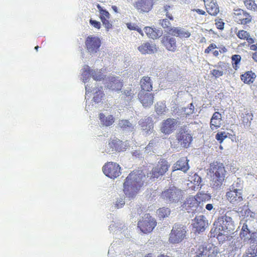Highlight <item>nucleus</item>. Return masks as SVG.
Segmentation results:
<instances>
[{
    "label": "nucleus",
    "instance_id": "nucleus-1",
    "mask_svg": "<svg viewBox=\"0 0 257 257\" xmlns=\"http://www.w3.org/2000/svg\"><path fill=\"white\" fill-rule=\"evenodd\" d=\"M214 225V228L211 229V233H213L214 236H216L218 240H230L232 238L235 224L228 212L218 217Z\"/></svg>",
    "mask_w": 257,
    "mask_h": 257
},
{
    "label": "nucleus",
    "instance_id": "nucleus-2",
    "mask_svg": "<svg viewBox=\"0 0 257 257\" xmlns=\"http://www.w3.org/2000/svg\"><path fill=\"white\" fill-rule=\"evenodd\" d=\"M145 175L142 170H135L129 174L123 183V192L128 197H133L144 186Z\"/></svg>",
    "mask_w": 257,
    "mask_h": 257
},
{
    "label": "nucleus",
    "instance_id": "nucleus-3",
    "mask_svg": "<svg viewBox=\"0 0 257 257\" xmlns=\"http://www.w3.org/2000/svg\"><path fill=\"white\" fill-rule=\"evenodd\" d=\"M211 198L210 194L199 192L195 196L186 198L182 207L188 213L200 212L203 208V203L209 201Z\"/></svg>",
    "mask_w": 257,
    "mask_h": 257
},
{
    "label": "nucleus",
    "instance_id": "nucleus-4",
    "mask_svg": "<svg viewBox=\"0 0 257 257\" xmlns=\"http://www.w3.org/2000/svg\"><path fill=\"white\" fill-rule=\"evenodd\" d=\"M209 172L211 175L212 188L217 189L223 184L225 180L226 171L222 163L213 162L210 164Z\"/></svg>",
    "mask_w": 257,
    "mask_h": 257
},
{
    "label": "nucleus",
    "instance_id": "nucleus-5",
    "mask_svg": "<svg viewBox=\"0 0 257 257\" xmlns=\"http://www.w3.org/2000/svg\"><path fill=\"white\" fill-rule=\"evenodd\" d=\"M161 197L167 203H176L183 198V192L180 189L173 186L165 189L161 194Z\"/></svg>",
    "mask_w": 257,
    "mask_h": 257
},
{
    "label": "nucleus",
    "instance_id": "nucleus-6",
    "mask_svg": "<svg viewBox=\"0 0 257 257\" xmlns=\"http://www.w3.org/2000/svg\"><path fill=\"white\" fill-rule=\"evenodd\" d=\"M157 224L156 219L150 214H145L138 222V227L145 234L153 231Z\"/></svg>",
    "mask_w": 257,
    "mask_h": 257
},
{
    "label": "nucleus",
    "instance_id": "nucleus-7",
    "mask_svg": "<svg viewBox=\"0 0 257 257\" xmlns=\"http://www.w3.org/2000/svg\"><path fill=\"white\" fill-rule=\"evenodd\" d=\"M186 227L182 224L176 223L169 235V241L171 243H178L186 238Z\"/></svg>",
    "mask_w": 257,
    "mask_h": 257
},
{
    "label": "nucleus",
    "instance_id": "nucleus-8",
    "mask_svg": "<svg viewBox=\"0 0 257 257\" xmlns=\"http://www.w3.org/2000/svg\"><path fill=\"white\" fill-rule=\"evenodd\" d=\"M170 164L165 159H161L157 165L153 168L150 173L151 178L155 179L163 176L167 172Z\"/></svg>",
    "mask_w": 257,
    "mask_h": 257
},
{
    "label": "nucleus",
    "instance_id": "nucleus-9",
    "mask_svg": "<svg viewBox=\"0 0 257 257\" xmlns=\"http://www.w3.org/2000/svg\"><path fill=\"white\" fill-rule=\"evenodd\" d=\"M120 169L121 168L118 164L112 162H107L102 167V171L105 175L113 179L120 175Z\"/></svg>",
    "mask_w": 257,
    "mask_h": 257
},
{
    "label": "nucleus",
    "instance_id": "nucleus-10",
    "mask_svg": "<svg viewBox=\"0 0 257 257\" xmlns=\"http://www.w3.org/2000/svg\"><path fill=\"white\" fill-rule=\"evenodd\" d=\"M225 196L226 199L233 205H239L243 200L241 190L234 188L232 186L228 189Z\"/></svg>",
    "mask_w": 257,
    "mask_h": 257
},
{
    "label": "nucleus",
    "instance_id": "nucleus-11",
    "mask_svg": "<svg viewBox=\"0 0 257 257\" xmlns=\"http://www.w3.org/2000/svg\"><path fill=\"white\" fill-rule=\"evenodd\" d=\"M85 45L89 53L94 54L99 51L101 41L98 37L90 35L86 38Z\"/></svg>",
    "mask_w": 257,
    "mask_h": 257
},
{
    "label": "nucleus",
    "instance_id": "nucleus-12",
    "mask_svg": "<svg viewBox=\"0 0 257 257\" xmlns=\"http://www.w3.org/2000/svg\"><path fill=\"white\" fill-rule=\"evenodd\" d=\"M176 140L180 146L184 148H188L192 141V135L186 129H181L176 135Z\"/></svg>",
    "mask_w": 257,
    "mask_h": 257
},
{
    "label": "nucleus",
    "instance_id": "nucleus-13",
    "mask_svg": "<svg viewBox=\"0 0 257 257\" xmlns=\"http://www.w3.org/2000/svg\"><path fill=\"white\" fill-rule=\"evenodd\" d=\"M233 19L237 24L245 25L251 22L252 17L246 11L238 9L234 12Z\"/></svg>",
    "mask_w": 257,
    "mask_h": 257
},
{
    "label": "nucleus",
    "instance_id": "nucleus-14",
    "mask_svg": "<svg viewBox=\"0 0 257 257\" xmlns=\"http://www.w3.org/2000/svg\"><path fill=\"white\" fill-rule=\"evenodd\" d=\"M255 234V232L250 231L247 224L244 223L239 233V237L244 244L251 243H253L255 240L254 238Z\"/></svg>",
    "mask_w": 257,
    "mask_h": 257
},
{
    "label": "nucleus",
    "instance_id": "nucleus-15",
    "mask_svg": "<svg viewBox=\"0 0 257 257\" xmlns=\"http://www.w3.org/2000/svg\"><path fill=\"white\" fill-rule=\"evenodd\" d=\"M177 123V120L175 118H167L162 122L160 130L165 135H170L175 130Z\"/></svg>",
    "mask_w": 257,
    "mask_h": 257
},
{
    "label": "nucleus",
    "instance_id": "nucleus-16",
    "mask_svg": "<svg viewBox=\"0 0 257 257\" xmlns=\"http://www.w3.org/2000/svg\"><path fill=\"white\" fill-rule=\"evenodd\" d=\"M82 75L85 80H87L89 75H91L94 80L96 81L103 79L104 76L100 71L91 70L87 65L85 66L83 68Z\"/></svg>",
    "mask_w": 257,
    "mask_h": 257
},
{
    "label": "nucleus",
    "instance_id": "nucleus-17",
    "mask_svg": "<svg viewBox=\"0 0 257 257\" xmlns=\"http://www.w3.org/2000/svg\"><path fill=\"white\" fill-rule=\"evenodd\" d=\"M154 4V0H138L135 7L141 13H148L152 10Z\"/></svg>",
    "mask_w": 257,
    "mask_h": 257
},
{
    "label": "nucleus",
    "instance_id": "nucleus-18",
    "mask_svg": "<svg viewBox=\"0 0 257 257\" xmlns=\"http://www.w3.org/2000/svg\"><path fill=\"white\" fill-rule=\"evenodd\" d=\"M138 97L143 105L145 107L151 106L154 102V95L147 91H140Z\"/></svg>",
    "mask_w": 257,
    "mask_h": 257
},
{
    "label": "nucleus",
    "instance_id": "nucleus-19",
    "mask_svg": "<svg viewBox=\"0 0 257 257\" xmlns=\"http://www.w3.org/2000/svg\"><path fill=\"white\" fill-rule=\"evenodd\" d=\"M207 224V221L205 220V217L203 215L196 216L192 223L195 231L197 232L204 231Z\"/></svg>",
    "mask_w": 257,
    "mask_h": 257
},
{
    "label": "nucleus",
    "instance_id": "nucleus-20",
    "mask_svg": "<svg viewBox=\"0 0 257 257\" xmlns=\"http://www.w3.org/2000/svg\"><path fill=\"white\" fill-rule=\"evenodd\" d=\"M161 43L168 51L175 52L177 50L176 39L169 36L165 35L161 39Z\"/></svg>",
    "mask_w": 257,
    "mask_h": 257
},
{
    "label": "nucleus",
    "instance_id": "nucleus-21",
    "mask_svg": "<svg viewBox=\"0 0 257 257\" xmlns=\"http://www.w3.org/2000/svg\"><path fill=\"white\" fill-rule=\"evenodd\" d=\"M217 69H213L210 74L215 78L222 76L226 72L229 71V66L228 64L223 62H219L216 65Z\"/></svg>",
    "mask_w": 257,
    "mask_h": 257
},
{
    "label": "nucleus",
    "instance_id": "nucleus-22",
    "mask_svg": "<svg viewBox=\"0 0 257 257\" xmlns=\"http://www.w3.org/2000/svg\"><path fill=\"white\" fill-rule=\"evenodd\" d=\"M139 124L146 133L150 134L152 133L154 128V123L152 117L149 116L141 119L139 121Z\"/></svg>",
    "mask_w": 257,
    "mask_h": 257
},
{
    "label": "nucleus",
    "instance_id": "nucleus-23",
    "mask_svg": "<svg viewBox=\"0 0 257 257\" xmlns=\"http://www.w3.org/2000/svg\"><path fill=\"white\" fill-rule=\"evenodd\" d=\"M107 149L109 152L122 151L123 149L122 142L117 138H111L109 140Z\"/></svg>",
    "mask_w": 257,
    "mask_h": 257
},
{
    "label": "nucleus",
    "instance_id": "nucleus-24",
    "mask_svg": "<svg viewBox=\"0 0 257 257\" xmlns=\"http://www.w3.org/2000/svg\"><path fill=\"white\" fill-rule=\"evenodd\" d=\"M222 125V116L218 111L215 112L210 119V127L212 131L219 128Z\"/></svg>",
    "mask_w": 257,
    "mask_h": 257
},
{
    "label": "nucleus",
    "instance_id": "nucleus-25",
    "mask_svg": "<svg viewBox=\"0 0 257 257\" xmlns=\"http://www.w3.org/2000/svg\"><path fill=\"white\" fill-rule=\"evenodd\" d=\"M188 161L186 158H181L174 164L173 171L181 170L184 172H187L189 168Z\"/></svg>",
    "mask_w": 257,
    "mask_h": 257
},
{
    "label": "nucleus",
    "instance_id": "nucleus-26",
    "mask_svg": "<svg viewBox=\"0 0 257 257\" xmlns=\"http://www.w3.org/2000/svg\"><path fill=\"white\" fill-rule=\"evenodd\" d=\"M138 49L142 54H152L157 50L155 45L149 42L144 43L138 47Z\"/></svg>",
    "mask_w": 257,
    "mask_h": 257
},
{
    "label": "nucleus",
    "instance_id": "nucleus-27",
    "mask_svg": "<svg viewBox=\"0 0 257 257\" xmlns=\"http://www.w3.org/2000/svg\"><path fill=\"white\" fill-rule=\"evenodd\" d=\"M122 86V82L115 77H111L107 84V87L112 91H119L121 89Z\"/></svg>",
    "mask_w": 257,
    "mask_h": 257
},
{
    "label": "nucleus",
    "instance_id": "nucleus-28",
    "mask_svg": "<svg viewBox=\"0 0 257 257\" xmlns=\"http://www.w3.org/2000/svg\"><path fill=\"white\" fill-rule=\"evenodd\" d=\"M207 12L210 15L215 16L219 12V9L216 2L212 0L205 5Z\"/></svg>",
    "mask_w": 257,
    "mask_h": 257
},
{
    "label": "nucleus",
    "instance_id": "nucleus-29",
    "mask_svg": "<svg viewBox=\"0 0 257 257\" xmlns=\"http://www.w3.org/2000/svg\"><path fill=\"white\" fill-rule=\"evenodd\" d=\"M141 91L150 92L152 90L153 84L151 78L144 76L140 81Z\"/></svg>",
    "mask_w": 257,
    "mask_h": 257
},
{
    "label": "nucleus",
    "instance_id": "nucleus-30",
    "mask_svg": "<svg viewBox=\"0 0 257 257\" xmlns=\"http://www.w3.org/2000/svg\"><path fill=\"white\" fill-rule=\"evenodd\" d=\"M256 78L255 73L252 71H248L240 75L241 80L246 84H250L252 83Z\"/></svg>",
    "mask_w": 257,
    "mask_h": 257
},
{
    "label": "nucleus",
    "instance_id": "nucleus-31",
    "mask_svg": "<svg viewBox=\"0 0 257 257\" xmlns=\"http://www.w3.org/2000/svg\"><path fill=\"white\" fill-rule=\"evenodd\" d=\"M236 34L239 39L244 40H245L248 45L254 43V39L251 38L249 33L245 30H239Z\"/></svg>",
    "mask_w": 257,
    "mask_h": 257
},
{
    "label": "nucleus",
    "instance_id": "nucleus-32",
    "mask_svg": "<svg viewBox=\"0 0 257 257\" xmlns=\"http://www.w3.org/2000/svg\"><path fill=\"white\" fill-rule=\"evenodd\" d=\"M99 117L101 123L103 126H109L114 122V118L112 115L106 116L103 113H100Z\"/></svg>",
    "mask_w": 257,
    "mask_h": 257
},
{
    "label": "nucleus",
    "instance_id": "nucleus-33",
    "mask_svg": "<svg viewBox=\"0 0 257 257\" xmlns=\"http://www.w3.org/2000/svg\"><path fill=\"white\" fill-rule=\"evenodd\" d=\"M145 32L147 36L153 39H156L159 37V31L156 29L150 27H145Z\"/></svg>",
    "mask_w": 257,
    "mask_h": 257
},
{
    "label": "nucleus",
    "instance_id": "nucleus-34",
    "mask_svg": "<svg viewBox=\"0 0 257 257\" xmlns=\"http://www.w3.org/2000/svg\"><path fill=\"white\" fill-rule=\"evenodd\" d=\"M207 257H216L218 254V248L217 246L212 244H208L206 245Z\"/></svg>",
    "mask_w": 257,
    "mask_h": 257
},
{
    "label": "nucleus",
    "instance_id": "nucleus-35",
    "mask_svg": "<svg viewBox=\"0 0 257 257\" xmlns=\"http://www.w3.org/2000/svg\"><path fill=\"white\" fill-rule=\"evenodd\" d=\"M244 257H257V242L246 249Z\"/></svg>",
    "mask_w": 257,
    "mask_h": 257
},
{
    "label": "nucleus",
    "instance_id": "nucleus-36",
    "mask_svg": "<svg viewBox=\"0 0 257 257\" xmlns=\"http://www.w3.org/2000/svg\"><path fill=\"white\" fill-rule=\"evenodd\" d=\"M206 246L199 245L196 246L194 257H207Z\"/></svg>",
    "mask_w": 257,
    "mask_h": 257
},
{
    "label": "nucleus",
    "instance_id": "nucleus-37",
    "mask_svg": "<svg viewBox=\"0 0 257 257\" xmlns=\"http://www.w3.org/2000/svg\"><path fill=\"white\" fill-rule=\"evenodd\" d=\"M165 104L162 102H157L155 106V111L159 115H161L167 111Z\"/></svg>",
    "mask_w": 257,
    "mask_h": 257
},
{
    "label": "nucleus",
    "instance_id": "nucleus-38",
    "mask_svg": "<svg viewBox=\"0 0 257 257\" xmlns=\"http://www.w3.org/2000/svg\"><path fill=\"white\" fill-rule=\"evenodd\" d=\"M118 126L122 130L132 131L134 127L132 124L126 119H121L119 121Z\"/></svg>",
    "mask_w": 257,
    "mask_h": 257
},
{
    "label": "nucleus",
    "instance_id": "nucleus-39",
    "mask_svg": "<svg viewBox=\"0 0 257 257\" xmlns=\"http://www.w3.org/2000/svg\"><path fill=\"white\" fill-rule=\"evenodd\" d=\"M243 4L247 10L257 11V5L254 0H243Z\"/></svg>",
    "mask_w": 257,
    "mask_h": 257
},
{
    "label": "nucleus",
    "instance_id": "nucleus-40",
    "mask_svg": "<svg viewBox=\"0 0 257 257\" xmlns=\"http://www.w3.org/2000/svg\"><path fill=\"white\" fill-rule=\"evenodd\" d=\"M170 214V210L168 208L162 207L157 210V214L160 219L168 217Z\"/></svg>",
    "mask_w": 257,
    "mask_h": 257
},
{
    "label": "nucleus",
    "instance_id": "nucleus-41",
    "mask_svg": "<svg viewBox=\"0 0 257 257\" xmlns=\"http://www.w3.org/2000/svg\"><path fill=\"white\" fill-rule=\"evenodd\" d=\"M231 63L233 68L235 70L239 68V65L241 61V56L239 55L235 54L231 56Z\"/></svg>",
    "mask_w": 257,
    "mask_h": 257
},
{
    "label": "nucleus",
    "instance_id": "nucleus-42",
    "mask_svg": "<svg viewBox=\"0 0 257 257\" xmlns=\"http://www.w3.org/2000/svg\"><path fill=\"white\" fill-rule=\"evenodd\" d=\"M97 8L99 10L100 14V19L101 20H103L107 19H110V14L106 10H104L98 4L97 5Z\"/></svg>",
    "mask_w": 257,
    "mask_h": 257
},
{
    "label": "nucleus",
    "instance_id": "nucleus-43",
    "mask_svg": "<svg viewBox=\"0 0 257 257\" xmlns=\"http://www.w3.org/2000/svg\"><path fill=\"white\" fill-rule=\"evenodd\" d=\"M103 95L104 93L103 91L100 89H98V90L94 93L93 98V101L96 103H98L101 101Z\"/></svg>",
    "mask_w": 257,
    "mask_h": 257
},
{
    "label": "nucleus",
    "instance_id": "nucleus-44",
    "mask_svg": "<svg viewBox=\"0 0 257 257\" xmlns=\"http://www.w3.org/2000/svg\"><path fill=\"white\" fill-rule=\"evenodd\" d=\"M227 134L225 132H218L215 135L216 140L221 144L227 138Z\"/></svg>",
    "mask_w": 257,
    "mask_h": 257
},
{
    "label": "nucleus",
    "instance_id": "nucleus-45",
    "mask_svg": "<svg viewBox=\"0 0 257 257\" xmlns=\"http://www.w3.org/2000/svg\"><path fill=\"white\" fill-rule=\"evenodd\" d=\"M191 36V33L188 31H185L184 29L179 27L178 36L181 38H188Z\"/></svg>",
    "mask_w": 257,
    "mask_h": 257
},
{
    "label": "nucleus",
    "instance_id": "nucleus-46",
    "mask_svg": "<svg viewBox=\"0 0 257 257\" xmlns=\"http://www.w3.org/2000/svg\"><path fill=\"white\" fill-rule=\"evenodd\" d=\"M224 23L221 19H218L215 20V25L216 27L220 30H222L224 27Z\"/></svg>",
    "mask_w": 257,
    "mask_h": 257
},
{
    "label": "nucleus",
    "instance_id": "nucleus-47",
    "mask_svg": "<svg viewBox=\"0 0 257 257\" xmlns=\"http://www.w3.org/2000/svg\"><path fill=\"white\" fill-rule=\"evenodd\" d=\"M179 27H170L167 32L172 36H178Z\"/></svg>",
    "mask_w": 257,
    "mask_h": 257
},
{
    "label": "nucleus",
    "instance_id": "nucleus-48",
    "mask_svg": "<svg viewBox=\"0 0 257 257\" xmlns=\"http://www.w3.org/2000/svg\"><path fill=\"white\" fill-rule=\"evenodd\" d=\"M124 94L125 96V98H127V99L129 100L132 99L134 95L133 91L131 88L124 90Z\"/></svg>",
    "mask_w": 257,
    "mask_h": 257
},
{
    "label": "nucleus",
    "instance_id": "nucleus-49",
    "mask_svg": "<svg viewBox=\"0 0 257 257\" xmlns=\"http://www.w3.org/2000/svg\"><path fill=\"white\" fill-rule=\"evenodd\" d=\"M160 24L164 29L167 30V31L171 27L170 22L167 19H163L161 20Z\"/></svg>",
    "mask_w": 257,
    "mask_h": 257
},
{
    "label": "nucleus",
    "instance_id": "nucleus-50",
    "mask_svg": "<svg viewBox=\"0 0 257 257\" xmlns=\"http://www.w3.org/2000/svg\"><path fill=\"white\" fill-rule=\"evenodd\" d=\"M109 20V19H107L101 21L103 25L106 28L107 31H108L109 30L111 29L112 27V24L110 23Z\"/></svg>",
    "mask_w": 257,
    "mask_h": 257
},
{
    "label": "nucleus",
    "instance_id": "nucleus-51",
    "mask_svg": "<svg viewBox=\"0 0 257 257\" xmlns=\"http://www.w3.org/2000/svg\"><path fill=\"white\" fill-rule=\"evenodd\" d=\"M189 109V111L187 112V113H185V114L186 115V117L188 116V115H189L190 114H192L194 113V105L193 104V103H190L188 106V108H184V111H186V109Z\"/></svg>",
    "mask_w": 257,
    "mask_h": 257
},
{
    "label": "nucleus",
    "instance_id": "nucleus-52",
    "mask_svg": "<svg viewBox=\"0 0 257 257\" xmlns=\"http://www.w3.org/2000/svg\"><path fill=\"white\" fill-rule=\"evenodd\" d=\"M89 23L94 28L99 29L101 27V24L99 22L90 19L89 20Z\"/></svg>",
    "mask_w": 257,
    "mask_h": 257
},
{
    "label": "nucleus",
    "instance_id": "nucleus-53",
    "mask_svg": "<svg viewBox=\"0 0 257 257\" xmlns=\"http://www.w3.org/2000/svg\"><path fill=\"white\" fill-rule=\"evenodd\" d=\"M126 25L128 29L130 30L136 31L139 27L135 23H127Z\"/></svg>",
    "mask_w": 257,
    "mask_h": 257
},
{
    "label": "nucleus",
    "instance_id": "nucleus-54",
    "mask_svg": "<svg viewBox=\"0 0 257 257\" xmlns=\"http://www.w3.org/2000/svg\"><path fill=\"white\" fill-rule=\"evenodd\" d=\"M193 178H194V184H195V185L199 186L201 182V178H200V177L197 174H194L193 176Z\"/></svg>",
    "mask_w": 257,
    "mask_h": 257
},
{
    "label": "nucleus",
    "instance_id": "nucleus-55",
    "mask_svg": "<svg viewBox=\"0 0 257 257\" xmlns=\"http://www.w3.org/2000/svg\"><path fill=\"white\" fill-rule=\"evenodd\" d=\"M252 114L248 113V114H246L245 115H244V116L243 117V121L245 123H247L248 121V122L250 123L252 119Z\"/></svg>",
    "mask_w": 257,
    "mask_h": 257
},
{
    "label": "nucleus",
    "instance_id": "nucleus-56",
    "mask_svg": "<svg viewBox=\"0 0 257 257\" xmlns=\"http://www.w3.org/2000/svg\"><path fill=\"white\" fill-rule=\"evenodd\" d=\"M216 48V45L214 43H212L210 45H209V46L206 49H205L204 53L205 54H208L211 50Z\"/></svg>",
    "mask_w": 257,
    "mask_h": 257
},
{
    "label": "nucleus",
    "instance_id": "nucleus-57",
    "mask_svg": "<svg viewBox=\"0 0 257 257\" xmlns=\"http://www.w3.org/2000/svg\"><path fill=\"white\" fill-rule=\"evenodd\" d=\"M192 11H193L194 12H196L197 14H198L199 15H206V12L204 10H202L201 9H193Z\"/></svg>",
    "mask_w": 257,
    "mask_h": 257
},
{
    "label": "nucleus",
    "instance_id": "nucleus-58",
    "mask_svg": "<svg viewBox=\"0 0 257 257\" xmlns=\"http://www.w3.org/2000/svg\"><path fill=\"white\" fill-rule=\"evenodd\" d=\"M248 47L250 50L254 51L255 52L257 51V43L254 44L253 43V44L248 45Z\"/></svg>",
    "mask_w": 257,
    "mask_h": 257
},
{
    "label": "nucleus",
    "instance_id": "nucleus-59",
    "mask_svg": "<svg viewBox=\"0 0 257 257\" xmlns=\"http://www.w3.org/2000/svg\"><path fill=\"white\" fill-rule=\"evenodd\" d=\"M251 57L254 61L257 62V51L252 53Z\"/></svg>",
    "mask_w": 257,
    "mask_h": 257
},
{
    "label": "nucleus",
    "instance_id": "nucleus-60",
    "mask_svg": "<svg viewBox=\"0 0 257 257\" xmlns=\"http://www.w3.org/2000/svg\"><path fill=\"white\" fill-rule=\"evenodd\" d=\"M205 208L208 211H211L213 208V206L212 204H207L205 206Z\"/></svg>",
    "mask_w": 257,
    "mask_h": 257
},
{
    "label": "nucleus",
    "instance_id": "nucleus-61",
    "mask_svg": "<svg viewBox=\"0 0 257 257\" xmlns=\"http://www.w3.org/2000/svg\"><path fill=\"white\" fill-rule=\"evenodd\" d=\"M166 16L171 20H173V16L170 14L168 12H167L166 14Z\"/></svg>",
    "mask_w": 257,
    "mask_h": 257
},
{
    "label": "nucleus",
    "instance_id": "nucleus-62",
    "mask_svg": "<svg viewBox=\"0 0 257 257\" xmlns=\"http://www.w3.org/2000/svg\"><path fill=\"white\" fill-rule=\"evenodd\" d=\"M136 31L142 36H144L143 32L140 28H138Z\"/></svg>",
    "mask_w": 257,
    "mask_h": 257
},
{
    "label": "nucleus",
    "instance_id": "nucleus-63",
    "mask_svg": "<svg viewBox=\"0 0 257 257\" xmlns=\"http://www.w3.org/2000/svg\"><path fill=\"white\" fill-rule=\"evenodd\" d=\"M123 204H124V201L122 200V201H121L120 205L118 203H116V205L117 208H119V207H121L122 206V205Z\"/></svg>",
    "mask_w": 257,
    "mask_h": 257
},
{
    "label": "nucleus",
    "instance_id": "nucleus-64",
    "mask_svg": "<svg viewBox=\"0 0 257 257\" xmlns=\"http://www.w3.org/2000/svg\"><path fill=\"white\" fill-rule=\"evenodd\" d=\"M170 8V7L168 5H166L164 6V10L166 13L168 12V9Z\"/></svg>",
    "mask_w": 257,
    "mask_h": 257
}]
</instances>
